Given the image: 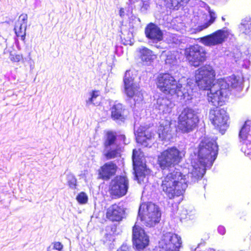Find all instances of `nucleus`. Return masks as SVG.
<instances>
[{
	"label": "nucleus",
	"mask_w": 251,
	"mask_h": 251,
	"mask_svg": "<svg viewBox=\"0 0 251 251\" xmlns=\"http://www.w3.org/2000/svg\"><path fill=\"white\" fill-rule=\"evenodd\" d=\"M19 19H21V20L23 21L22 24H23L24 25V24L26 25V21H27V15L26 14H22L20 16Z\"/></svg>",
	"instance_id": "obj_38"
},
{
	"label": "nucleus",
	"mask_w": 251,
	"mask_h": 251,
	"mask_svg": "<svg viewBox=\"0 0 251 251\" xmlns=\"http://www.w3.org/2000/svg\"><path fill=\"white\" fill-rule=\"evenodd\" d=\"M190 0H168V2L171 4L170 8L178 9L181 6L186 5Z\"/></svg>",
	"instance_id": "obj_30"
},
{
	"label": "nucleus",
	"mask_w": 251,
	"mask_h": 251,
	"mask_svg": "<svg viewBox=\"0 0 251 251\" xmlns=\"http://www.w3.org/2000/svg\"><path fill=\"white\" fill-rule=\"evenodd\" d=\"M161 212L158 206L152 202L144 203L140 205L138 217L146 226L152 227L160 220Z\"/></svg>",
	"instance_id": "obj_5"
},
{
	"label": "nucleus",
	"mask_w": 251,
	"mask_h": 251,
	"mask_svg": "<svg viewBox=\"0 0 251 251\" xmlns=\"http://www.w3.org/2000/svg\"><path fill=\"white\" fill-rule=\"evenodd\" d=\"M209 120L216 127L221 128L226 126L228 116L226 111L219 107L211 109L209 114Z\"/></svg>",
	"instance_id": "obj_13"
},
{
	"label": "nucleus",
	"mask_w": 251,
	"mask_h": 251,
	"mask_svg": "<svg viewBox=\"0 0 251 251\" xmlns=\"http://www.w3.org/2000/svg\"><path fill=\"white\" fill-rule=\"evenodd\" d=\"M67 180L70 187L72 189L75 188L76 183V179L75 177L72 174L68 175Z\"/></svg>",
	"instance_id": "obj_34"
},
{
	"label": "nucleus",
	"mask_w": 251,
	"mask_h": 251,
	"mask_svg": "<svg viewBox=\"0 0 251 251\" xmlns=\"http://www.w3.org/2000/svg\"><path fill=\"white\" fill-rule=\"evenodd\" d=\"M181 245L180 236L172 232H167L161 237L157 250V251H179Z\"/></svg>",
	"instance_id": "obj_7"
},
{
	"label": "nucleus",
	"mask_w": 251,
	"mask_h": 251,
	"mask_svg": "<svg viewBox=\"0 0 251 251\" xmlns=\"http://www.w3.org/2000/svg\"><path fill=\"white\" fill-rule=\"evenodd\" d=\"M125 110L122 104L115 102L111 108L112 118L114 120L123 121L125 119Z\"/></svg>",
	"instance_id": "obj_22"
},
{
	"label": "nucleus",
	"mask_w": 251,
	"mask_h": 251,
	"mask_svg": "<svg viewBox=\"0 0 251 251\" xmlns=\"http://www.w3.org/2000/svg\"><path fill=\"white\" fill-rule=\"evenodd\" d=\"M116 136L114 133L113 132H108L106 135V139L104 142L105 148L111 147H114L118 146L116 142Z\"/></svg>",
	"instance_id": "obj_28"
},
{
	"label": "nucleus",
	"mask_w": 251,
	"mask_h": 251,
	"mask_svg": "<svg viewBox=\"0 0 251 251\" xmlns=\"http://www.w3.org/2000/svg\"><path fill=\"white\" fill-rule=\"evenodd\" d=\"M175 104L166 97H160L154 103L155 109L163 113H169L172 111Z\"/></svg>",
	"instance_id": "obj_18"
},
{
	"label": "nucleus",
	"mask_w": 251,
	"mask_h": 251,
	"mask_svg": "<svg viewBox=\"0 0 251 251\" xmlns=\"http://www.w3.org/2000/svg\"><path fill=\"white\" fill-rule=\"evenodd\" d=\"M157 133L159 137L162 140H170L173 137V134L169 122L164 121L160 123L158 127Z\"/></svg>",
	"instance_id": "obj_20"
},
{
	"label": "nucleus",
	"mask_w": 251,
	"mask_h": 251,
	"mask_svg": "<svg viewBox=\"0 0 251 251\" xmlns=\"http://www.w3.org/2000/svg\"><path fill=\"white\" fill-rule=\"evenodd\" d=\"M239 137L247 146L251 144V121H247L241 129Z\"/></svg>",
	"instance_id": "obj_21"
},
{
	"label": "nucleus",
	"mask_w": 251,
	"mask_h": 251,
	"mask_svg": "<svg viewBox=\"0 0 251 251\" xmlns=\"http://www.w3.org/2000/svg\"><path fill=\"white\" fill-rule=\"evenodd\" d=\"M141 11L142 12L145 13L150 7L149 4L147 1H142Z\"/></svg>",
	"instance_id": "obj_37"
},
{
	"label": "nucleus",
	"mask_w": 251,
	"mask_h": 251,
	"mask_svg": "<svg viewBox=\"0 0 251 251\" xmlns=\"http://www.w3.org/2000/svg\"><path fill=\"white\" fill-rule=\"evenodd\" d=\"M215 76V71L209 65L204 66L195 72L196 82L201 89L209 90L207 93V99L213 105L219 104L220 98L226 97L230 88L239 87L242 84V77L232 75L213 83Z\"/></svg>",
	"instance_id": "obj_2"
},
{
	"label": "nucleus",
	"mask_w": 251,
	"mask_h": 251,
	"mask_svg": "<svg viewBox=\"0 0 251 251\" xmlns=\"http://www.w3.org/2000/svg\"><path fill=\"white\" fill-rule=\"evenodd\" d=\"M199 121L198 112L191 108H184L178 118L177 128L182 133L194 129Z\"/></svg>",
	"instance_id": "obj_6"
},
{
	"label": "nucleus",
	"mask_w": 251,
	"mask_h": 251,
	"mask_svg": "<svg viewBox=\"0 0 251 251\" xmlns=\"http://www.w3.org/2000/svg\"><path fill=\"white\" fill-rule=\"evenodd\" d=\"M53 248L54 250H57L58 251H61L63 249V245L59 242H54L53 244Z\"/></svg>",
	"instance_id": "obj_36"
},
{
	"label": "nucleus",
	"mask_w": 251,
	"mask_h": 251,
	"mask_svg": "<svg viewBox=\"0 0 251 251\" xmlns=\"http://www.w3.org/2000/svg\"><path fill=\"white\" fill-rule=\"evenodd\" d=\"M110 193L115 197H121L126 194L128 181L126 177L117 176L110 183Z\"/></svg>",
	"instance_id": "obj_11"
},
{
	"label": "nucleus",
	"mask_w": 251,
	"mask_h": 251,
	"mask_svg": "<svg viewBox=\"0 0 251 251\" xmlns=\"http://www.w3.org/2000/svg\"><path fill=\"white\" fill-rule=\"evenodd\" d=\"M218 230L219 233L221 235H224L226 233L225 228L223 226H219Z\"/></svg>",
	"instance_id": "obj_40"
},
{
	"label": "nucleus",
	"mask_w": 251,
	"mask_h": 251,
	"mask_svg": "<svg viewBox=\"0 0 251 251\" xmlns=\"http://www.w3.org/2000/svg\"><path fill=\"white\" fill-rule=\"evenodd\" d=\"M124 9L121 8L120 10V16H123V15H124Z\"/></svg>",
	"instance_id": "obj_42"
},
{
	"label": "nucleus",
	"mask_w": 251,
	"mask_h": 251,
	"mask_svg": "<svg viewBox=\"0 0 251 251\" xmlns=\"http://www.w3.org/2000/svg\"><path fill=\"white\" fill-rule=\"evenodd\" d=\"M132 240L133 245L138 250L145 248L149 243L148 236L141 227L136 225L133 227Z\"/></svg>",
	"instance_id": "obj_14"
},
{
	"label": "nucleus",
	"mask_w": 251,
	"mask_h": 251,
	"mask_svg": "<svg viewBox=\"0 0 251 251\" xmlns=\"http://www.w3.org/2000/svg\"><path fill=\"white\" fill-rule=\"evenodd\" d=\"M228 35V32L225 29H219L210 35L201 38L200 42L206 46H215L225 42Z\"/></svg>",
	"instance_id": "obj_12"
},
{
	"label": "nucleus",
	"mask_w": 251,
	"mask_h": 251,
	"mask_svg": "<svg viewBox=\"0 0 251 251\" xmlns=\"http://www.w3.org/2000/svg\"><path fill=\"white\" fill-rule=\"evenodd\" d=\"M138 152L136 150H133L132 162L135 176L138 180V182L141 183L144 181V178L146 176L149 174L150 170L147 169L144 159L140 157V155L138 154Z\"/></svg>",
	"instance_id": "obj_10"
},
{
	"label": "nucleus",
	"mask_w": 251,
	"mask_h": 251,
	"mask_svg": "<svg viewBox=\"0 0 251 251\" xmlns=\"http://www.w3.org/2000/svg\"><path fill=\"white\" fill-rule=\"evenodd\" d=\"M139 52L141 60L147 65L150 64L155 58V55L152 51L146 47L140 48Z\"/></svg>",
	"instance_id": "obj_23"
},
{
	"label": "nucleus",
	"mask_w": 251,
	"mask_h": 251,
	"mask_svg": "<svg viewBox=\"0 0 251 251\" xmlns=\"http://www.w3.org/2000/svg\"><path fill=\"white\" fill-rule=\"evenodd\" d=\"M26 28V24L24 25L20 22L16 23L14 27L15 32L17 36L21 37L22 40H24L25 39Z\"/></svg>",
	"instance_id": "obj_26"
},
{
	"label": "nucleus",
	"mask_w": 251,
	"mask_h": 251,
	"mask_svg": "<svg viewBox=\"0 0 251 251\" xmlns=\"http://www.w3.org/2000/svg\"><path fill=\"white\" fill-rule=\"evenodd\" d=\"M165 61L166 64L174 65L176 63V56L171 52H168L166 54Z\"/></svg>",
	"instance_id": "obj_32"
},
{
	"label": "nucleus",
	"mask_w": 251,
	"mask_h": 251,
	"mask_svg": "<svg viewBox=\"0 0 251 251\" xmlns=\"http://www.w3.org/2000/svg\"><path fill=\"white\" fill-rule=\"evenodd\" d=\"M99 95L98 91H93L89 93V97L86 100V104L87 106H89L91 104H94V101Z\"/></svg>",
	"instance_id": "obj_31"
},
{
	"label": "nucleus",
	"mask_w": 251,
	"mask_h": 251,
	"mask_svg": "<svg viewBox=\"0 0 251 251\" xmlns=\"http://www.w3.org/2000/svg\"><path fill=\"white\" fill-rule=\"evenodd\" d=\"M77 201L81 204H85L88 201V197L86 193L81 192L76 197Z\"/></svg>",
	"instance_id": "obj_33"
},
{
	"label": "nucleus",
	"mask_w": 251,
	"mask_h": 251,
	"mask_svg": "<svg viewBox=\"0 0 251 251\" xmlns=\"http://www.w3.org/2000/svg\"><path fill=\"white\" fill-rule=\"evenodd\" d=\"M146 37L154 42L160 41L163 39V33L160 29L153 23L149 24L145 28Z\"/></svg>",
	"instance_id": "obj_16"
},
{
	"label": "nucleus",
	"mask_w": 251,
	"mask_h": 251,
	"mask_svg": "<svg viewBox=\"0 0 251 251\" xmlns=\"http://www.w3.org/2000/svg\"><path fill=\"white\" fill-rule=\"evenodd\" d=\"M249 53L250 51L248 50L244 53L240 52V51L236 50V52L234 53V57L236 62L240 59H243L245 64H243L242 65L245 68H248L249 67L250 61L247 59V56Z\"/></svg>",
	"instance_id": "obj_25"
},
{
	"label": "nucleus",
	"mask_w": 251,
	"mask_h": 251,
	"mask_svg": "<svg viewBox=\"0 0 251 251\" xmlns=\"http://www.w3.org/2000/svg\"><path fill=\"white\" fill-rule=\"evenodd\" d=\"M136 141L144 147L151 146L153 141L154 134L146 127L140 126L137 129L134 127Z\"/></svg>",
	"instance_id": "obj_15"
},
{
	"label": "nucleus",
	"mask_w": 251,
	"mask_h": 251,
	"mask_svg": "<svg viewBox=\"0 0 251 251\" xmlns=\"http://www.w3.org/2000/svg\"><path fill=\"white\" fill-rule=\"evenodd\" d=\"M157 88L166 94L176 95L178 97L185 99L189 96L188 86L183 88L174 77L169 73L160 74L157 77Z\"/></svg>",
	"instance_id": "obj_4"
},
{
	"label": "nucleus",
	"mask_w": 251,
	"mask_h": 251,
	"mask_svg": "<svg viewBox=\"0 0 251 251\" xmlns=\"http://www.w3.org/2000/svg\"><path fill=\"white\" fill-rule=\"evenodd\" d=\"M222 19L223 21H224L225 20V18L223 17L222 18Z\"/></svg>",
	"instance_id": "obj_44"
},
{
	"label": "nucleus",
	"mask_w": 251,
	"mask_h": 251,
	"mask_svg": "<svg viewBox=\"0 0 251 251\" xmlns=\"http://www.w3.org/2000/svg\"><path fill=\"white\" fill-rule=\"evenodd\" d=\"M218 151V145L214 140L205 138L201 142L198 149L194 151L191 172L188 174L191 182H195L203 176L206 168H209L213 165Z\"/></svg>",
	"instance_id": "obj_3"
},
{
	"label": "nucleus",
	"mask_w": 251,
	"mask_h": 251,
	"mask_svg": "<svg viewBox=\"0 0 251 251\" xmlns=\"http://www.w3.org/2000/svg\"><path fill=\"white\" fill-rule=\"evenodd\" d=\"M134 78L130 71H126L124 78L125 93L129 98H133L135 102L139 103L143 100L141 90L137 84L133 82Z\"/></svg>",
	"instance_id": "obj_8"
},
{
	"label": "nucleus",
	"mask_w": 251,
	"mask_h": 251,
	"mask_svg": "<svg viewBox=\"0 0 251 251\" xmlns=\"http://www.w3.org/2000/svg\"><path fill=\"white\" fill-rule=\"evenodd\" d=\"M203 246V244L202 243H201L198 245V247L195 249L194 251H202L201 250V248ZM208 251H215L214 249H210Z\"/></svg>",
	"instance_id": "obj_39"
},
{
	"label": "nucleus",
	"mask_w": 251,
	"mask_h": 251,
	"mask_svg": "<svg viewBox=\"0 0 251 251\" xmlns=\"http://www.w3.org/2000/svg\"><path fill=\"white\" fill-rule=\"evenodd\" d=\"M125 213L124 208L116 204L110 206L106 212V217L112 221L122 220Z\"/></svg>",
	"instance_id": "obj_17"
},
{
	"label": "nucleus",
	"mask_w": 251,
	"mask_h": 251,
	"mask_svg": "<svg viewBox=\"0 0 251 251\" xmlns=\"http://www.w3.org/2000/svg\"><path fill=\"white\" fill-rule=\"evenodd\" d=\"M185 151H180L176 147L169 148L158 155L157 163L164 176L160 186L162 191L170 199L182 195L188 186L187 182L193 183L191 178L176 168L185 155Z\"/></svg>",
	"instance_id": "obj_1"
},
{
	"label": "nucleus",
	"mask_w": 251,
	"mask_h": 251,
	"mask_svg": "<svg viewBox=\"0 0 251 251\" xmlns=\"http://www.w3.org/2000/svg\"><path fill=\"white\" fill-rule=\"evenodd\" d=\"M208 12H209L210 17V20H209V21L208 22L205 23L201 25L198 26L195 29L197 32H200V31H202V30L207 28L210 25H211L215 21V20L216 18V13L210 9L209 8Z\"/></svg>",
	"instance_id": "obj_29"
},
{
	"label": "nucleus",
	"mask_w": 251,
	"mask_h": 251,
	"mask_svg": "<svg viewBox=\"0 0 251 251\" xmlns=\"http://www.w3.org/2000/svg\"><path fill=\"white\" fill-rule=\"evenodd\" d=\"M184 54L191 65L198 67L206 59V52L204 49L196 45L186 48Z\"/></svg>",
	"instance_id": "obj_9"
},
{
	"label": "nucleus",
	"mask_w": 251,
	"mask_h": 251,
	"mask_svg": "<svg viewBox=\"0 0 251 251\" xmlns=\"http://www.w3.org/2000/svg\"><path fill=\"white\" fill-rule=\"evenodd\" d=\"M117 168L116 164L112 162L106 163L101 167L99 175L103 179H108L115 175Z\"/></svg>",
	"instance_id": "obj_19"
},
{
	"label": "nucleus",
	"mask_w": 251,
	"mask_h": 251,
	"mask_svg": "<svg viewBox=\"0 0 251 251\" xmlns=\"http://www.w3.org/2000/svg\"><path fill=\"white\" fill-rule=\"evenodd\" d=\"M125 138H126V137H125V135H122V136H121V139H123L124 142V143H125V144H126L127 143H126V142H125Z\"/></svg>",
	"instance_id": "obj_43"
},
{
	"label": "nucleus",
	"mask_w": 251,
	"mask_h": 251,
	"mask_svg": "<svg viewBox=\"0 0 251 251\" xmlns=\"http://www.w3.org/2000/svg\"><path fill=\"white\" fill-rule=\"evenodd\" d=\"M104 155L107 159L114 158L120 155V150L119 146L111 148H105Z\"/></svg>",
	"instance_id": "obj_24"
},
{
	"label": "nucleus",
	"mask_w": 251,
	"mask_h": 251,
	"mask_svg": "<svg viewBox=\"0 0 251 251\" xmlns=\"http://www.w3.org/2000/svg\"><path fill=\"white\" fill-rule=\"evenodd\" d=\"M117 251H129V248L126 245L123 244Z\"/></svg>",
	"instance_id": "obj_41"
},
{
	"label": "nucleus",
	"mask_w": 251,
	"mask_h": 251,
	"mask_svg": "<svg viewBox=\"0 0 251 251\" xmlns=\"http://www.w3.org/2000/svg\"><path fill=\"white\" fill-rule=\"evenodd\" d=\"M240 28L242 33L247 35L251 40V20L248 19L242 20Z\"/></svg>",
	"instance_id": "obj_27"
},
{
	"label": "nucleus",
	"mask_w": 251,
	"mask_h": 251,
	"mask_svg": "<svg viewBox=\"0 0 251 251\" xmlns=\"http://www.w3.org/2000/svg\"><path fill=\"white\" fill-rule=\"evenodd\" d=\"M22 55L20 54H15L10 53L9 59L13 62H19L22 59Z\"/></svg>",
	"instance_id": "obj_35"
}]
</instances>
